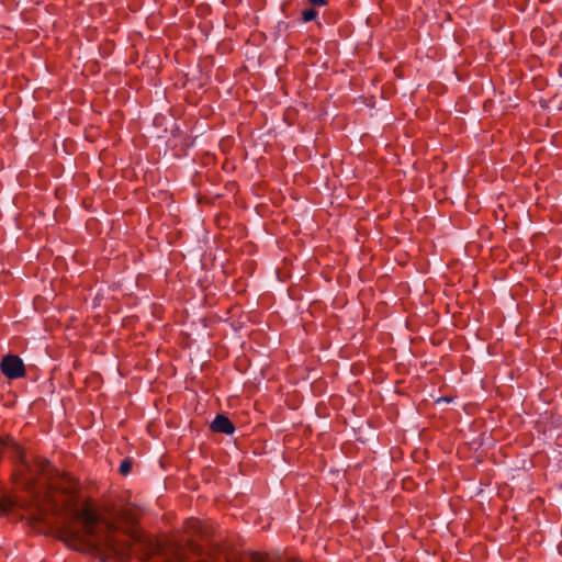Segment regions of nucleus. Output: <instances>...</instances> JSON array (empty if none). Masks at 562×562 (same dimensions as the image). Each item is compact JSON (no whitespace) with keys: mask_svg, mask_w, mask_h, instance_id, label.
I'll return each mask as SVG.
<instances>
[{"mask_svg":"<svg viewBox=\"0 0 562 562\" xmlns=\"http://www.w3.org/2000/svg\"><path fill=\"white\" fill-rule=\"evenodd\" d=\"M74 517L81 522V528L66 524L59 529L60 538L69 548L92 554L101 562L119 558L127 551L130 544L120 535L121 525L125 526L123 533L136 538L138 514L133 506H121L102 516L90 501H86L75 509Z\"/></svg>","mask_w":562,"mask_h":562,"instance_id":"obj_1","label":"nucleus"},{"mask_svg":"<svg viewBox=\"0 0 562 562\" xmlns=\"http://www.w3.org/2000/svg\"><path fill=\"white\" fill-rule=\"evenodd\" d=\"M0 369L3 375L10 380L23 378L26 373L22 359L15 355L3 357L0 362Z\"/></svg>","mask_w":562,"mask_h":562,"instance_id":"obj_2","label":"nucleus"},{"mask_svg":"<svg viewBox=\"0 0 562 562\" xmlns=\"http://www.w3.org/2000/svg\"><path fill=\"white\" fill-rule=\"evenodd\" d=\"M188 529L203 540H209L214 537L215 528L212 524L200 519H189L187 522Z\"/></svg>","mask_w":562,"mask_h":562,"instance_id":"obj_3","label":"nucleus"},{"mask_svg":"<svg viewBox=\"0 0 562 562\" xmlns=\"http://www.w3.org/2000/svg\"><path fill=\"white\" fill-rule=\"evenodd\" d=\"M211 429L214 432L232 435L235 431V426L225 415H217L211 424Z\"/></svg>","mask_w":562,"mask_h":562,"instance_id":"obj_4","label":"nucleus"},{"mask_svg":"<svg viewBox=\"0 0 562 562\" xmlns=\"http://www.w3.org/2000/svg\"><path fill=\"white\" fill-rule=\"evenodd\" d=\"M251 562H300L296 559H285L282 560L280 558H271L267 554H262L260 552H254L250 557Z\"/></svg>","mask_w":562,"mask_h":562,"instance_id":"obj_5","label":"nucleus"},{"mask_svg":"<svg viewBox=\"0 0 562 562\" xmlns=\"http://www.w3.org/2000/svg\"><path fill=\"white\" fill-rule=\"evenodd\" d=\"M34 467L36 468V471L41 474V475H50V472L54 471V468L52 465V463L46 460V459H38Z\"/></svg>","mask_w":562,"mask_h":562,"instance_id":"obj_6","label":"nucleus"},{"mask_svg":"<svg viewBox=\"0 0 562 562\" xmlns=\"http://www.w3.org/2000/svg\"><path fill=\"white\" fill-rule=\"evenodd\" d=\"M132 468H133V461L130 459V458H125L121 464H120V468H119V471L122 475H127L131 473L132 471Z\"/></svg>","mask_w":562,"mask_h":562,"instance_id":"obj_7","label":"nucleus"},{"mask_svg":"<svg viewBox=\"0 0 562 562\" xmlns=\"http://www.w3.org/2000/svg\"><path fill=\"white\" fill-rule=\"evenodd\" d=\"M318 15V12L314 8H308L302 12V21L311 22L314 21Z\"/></svg>","mask_w":562,"mask_h":562,"instance_id":"obj_8","label":"nucleus"},{"mask_svg":"<svg viewBox=\"0 0 562 562\" xmlns=\"http://www.w3.org/2000/svg\"><path fill=\"white\" fill-rule=\"evenodd\" d=\"M189 548L196 555H202L203 553L202 548L198 543H194L193 541H189Z\"/></svg>","mask_w":562,"mask_h":562,"instance_id":"obj_9","label":"nucleus"},{"mask_svg":"<svg viewBox=\"0 0 562 562\" xmlns=\"http://www.w3.org/2000/svg\"><path fill=\"white\" fill-rule=\"evenodd\" d=\"M200 562H223V561H221L217 557H215V553L212 550V552L209 555V559H201Z\"/></svg>","mask_w":562,"mask_h":562,"instance_id":"obj_10","label":"nucleus"},{"mask_svg":"<svg viewBox=\"0 0 562 562\" xmlns=\"http://www.w3.org/2000/svg\"><path fill=\"white\" fill-rule=\"evenodd\" d=\"M308 3L313 7H324L327 4V0H308Z\"/></svg>","mask_w":562,"mask_h":562,"instance_id":"obj_11","label":"nucleus"},{"mask_svg":"<svg viewBox=\"0 0 562 562\" xmlns=\"http://www.w3.org/2000/svg\"><path fill=\"white\" fill-rule=\"evenodd\" d=\"M37 520L41 521V522H48V516L46 513L44 512H41L38 517H37Z\"/></svg>","mask_w":562,"mask_h":562,"instance_id":"obj_12","label":"nucleus"}]
</instances>
